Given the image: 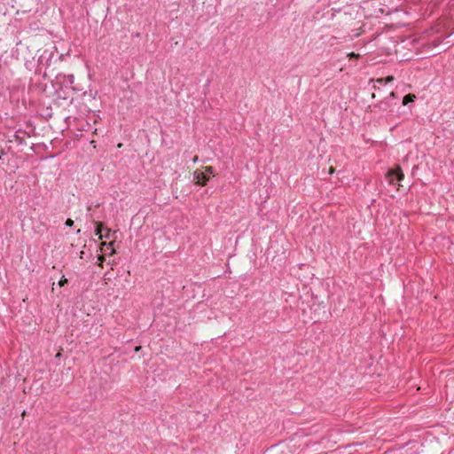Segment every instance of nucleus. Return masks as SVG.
<instances>
[{"instance_id":"obj_1","label":"nucleus","mask_w":454,"mask_h":454,"mask_svg":"<svg viewBox=\"0 0 454 454\" xmlns=\"http://www.w3.org/2000/svg\"><path fill=\"white\" fill-rule=\"evenodd\" d=\"M387 178L388 183L393 185L395 184V181H402L404 178V175L401 167L397 165L394 168L389 169L387 173Z\"/></svg>"},{"instance_id":"obj_2","label":"nucleus","mask_w":454,"mask_h":454,"mask_svg":"<svg viewBox=\"0 0 454 454\" xmlns=\"http://www.w3.org/2000/svg\"><path fill=\"white\" fill-rule=\"evenodd\" d=\"M210 177L207 174L197 169L193 172V180L195 184L200 186H204L209 181Z\"/></svg>"},{"instance_id":"obj_3","label":"nucleus","mask_w":454,"mask_h":454,"mask_svg":"<svg viewBox=\"0 0 454 454\" xmlns=\"http://www.w3.org/2000/svg\"><path fill=\"white\" fill-rule=\"evenodd\" d=\"M95 223V234L97 236H98V239H103V234H102V231L105 230V226H104V223H101V222H96V221H93Z\"/></svg>"},{"instance_id":"obj_4","label":"nucleus","mask_w":454,"mask_h":454,"mask_svg":"<svg viewBox=\"0 0 454 454\" xmlns=\"http://www.w3.org/2000/svg\"><path fill=\"white\" fill-rule=\"evenodd\" d=\"M395 77L393 75H388L385 78H378L375 80V82L380 86L386 85L387 83L393 82Z\"/></svg>"},{"instance_id":"obj_5","label":"nucleus","mask_w":454,"mask_h":454,"mask_svg":"<svg viewBox=\"0 0 454 454\" xmlns=\"http://www.w3.org/2000/svg\"><path fill=\"white\" fill-rule=\"evenodd\" d=\"M416 98V96L414 94H407L403 98V105H408L411 102H413Z\"/></svg>"},{"instance_id":"obj_6","label":"nucleus","mask_w":454,"mask_h":454,"mask_svg":"<svg viewBox=\"0 0 454 454\" xmlns=\"http://www.w3.org/2000/svg\"><path fill=\"white\" fill-rule=\"evenodd\" d=\"M114 245V242L111 241V242H101L100 244V250L101 251H105L106 249H109L110 247H112Z\"/></svg>"},{"instance_id":"obj_7","label":"nucleus","mask_w":454,"mask_h":454,"mask_svg":"<svg viewBox=\"0 0 454 454\" xmlns=\"http://www.w3.org/2000/svg\"><path fill=\"white\" fill-rule=\"evenodd\" d=\"M204 173L207 174L209 176V177L214 176H215L214 168L211 166L206 167Z\"/></svg>"},{"instance_id":"obj_8","label":"nucleus","mask_w":454,"mask_h":454,"mask_svg":"<svg viewBox=\"0 0 454 454\" xmlns=\"http://www.w3.org/2000/svg\"><path fill=\"white\" fill-rule=\"evenodd\" d=\"M105 262V256L102 254L98 255V265L103 267V262Z\"/></svg>"},{"instance_id":"obj_9","label":"nucleus","mask_w":454,"mask_h":454,"mask_svg":"<svg viewBox=\"0 0 454 454\" xmlns=\"http://www.w3.org/2000/svg\"><path fill=\"white\" fill-rule=\"evenodd\" d=\"M105 231H106V233L103 235V238L109 239L110 238L111 230L106 228V227H105Z\"/></svg>"},{"instance_id":"obj_10","label":"nucleus","mask_w":454,"mask_h":454,"mask_svg":"<svg viewBox=\"0 0 454 454\" xmlns=\"http://www.w3.org/2000/svg\"><path fill=\"white\" fill-rule=\"evenodd\" d=\"M66 284H67V278H65L63 277V278L59 280V285L60 286H64Z\"/></svg>"},{"instance_id":"obj_11","label":"nucleus","mask_w":454,"mask_h":454,"mask_svg":"<svg viewBox=\"0 0 454 454\" xmlns=\"http://www.w3.org/2000/svg\"><path fill=\"white\" fill-rule=\"evenodd\" d=\"M65 224H66L67 226L71 227V226H73V225H74V221H73L71 218H68V219H67V221H66Z\"/></svg>"},{"instance_id":"obj_12","label":"nucleus","mask_w":454,"mask_h":454,"mask_svg":"<svg viewBox=\"0 0 454 454\" xmlns=\"http://www.w3.org/2000/svg\"><path fill=\"white\" fill-rule=\"evenodd\" d=\"M84 255H85L84 251H81V252H80V258H81V259H83V258H84Z\"/></svg>"},{"instance_id":"obj_13","label":"nucleus","mask_w":454,"mask_h":454,"mask_svg":"<svg viewBox=\"0 0 454 454\" xmlns=\"http://www.w3.org/2000/svg\"><path fill=\"white\" fill-rule=\"evenodd\" d=\"M334 171V168L333 167H330L329 168V174H333Z\"/></svg>"},{"instance_id":"obj_14","label":"nucleus","mask_w":454,"mask_h":454,"mask_svg":"<svg viewBox=\"0 0 454 454\" xmlns=\"http://www.w3.org/2000/svg\"><path fill=\"white\" fill-rule=\"evenodd\" d=\"M389 97L395 98V92H394V91H391V92L389 93Z\"/></svg>"},{"instance_id":"obj_15","label":"nucleus","mask_w":454,"mask_h":454,"mask_svg":"<svg viewBox=\"0 0 454 454\" xmlns=\"http://www.w3.org/2000/svg\"><path fill=\"white\" fill-rule=\"evenodd\" d=\"M197 160H198V157H197V156H195V157H194V159H193V161H194V162H196V161H197Z\"/></svg>"},{"instance_id":"obj_16","label":"nucleus","mask_w":454,"mask_h":454,"mask_svg":"<svg viewBox=\"0 0 454 454\" xmlns=\"http://www.w3.org/2000/svg\"><path fill=\"white\" fill-rule=\"evenodd\" d=\"M372 98H376L375 93H372Z\"/></svg>"}]
</instances>
